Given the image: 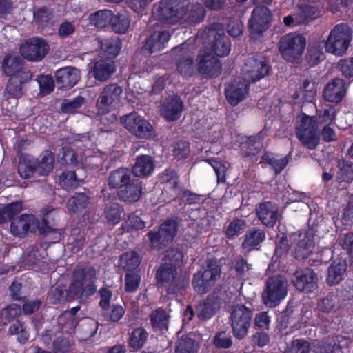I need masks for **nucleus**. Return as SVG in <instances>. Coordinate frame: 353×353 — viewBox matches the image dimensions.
<instances>
[{"mask_svg":"<svg viewBox=\"0 0 353 353\" xmlns=\"http://www.w3.org/2000/svg\"><path fill=\"white\" fill-rule=\"evenodd\" d=\"M118 192L119 199L124 202L134 203L139 200L143 193L142 183L136 179H131Z\"/></svg>","mask_w":353,"mask_h":353,"instance_id":"393cba45","label":"nucleus"},{"mask_svg":"<svg viewBox=\"0 0 353 353\" xmlns=\"http://www.w3.org/2000/svg\"><path fill=\"white\" fill-rule=\"evenodd\" d=\"M253 311L243 304L232 306L230 312V324L232 334L236 339L242 340L247 336L251 325Z\"/></svg>","mask_w":353,"mask_h":353,"instance_id":"6e6552de","label":"nucleus"},{"mask_svg":"<svg viewBox=\"0 0 353 353\" xmlns=\"http://www.w3.org/2000/svg\"><path fill=\"white\" fill-rule=\"evenodd\" d=\"M125 313L124 307L121 305L117 304L103 310L102 316L106 321L115 323L121 319Z\"/></svg>","mask_w":353,"mask_h":353,"instance_id":"5fc2aeb1","label":"nucleus"},{"mask_svg":"<svg viewBox=\"0 0 353 353\" xmlns=\"http://www.w3.org/2000/svg\"><path fill=\"white\" fill-rule=\"evenodd\" d=\"M294 287L301 292H313L317 288L318 276L312 268L296 270L292 279Z\"/></svg>","mask_w":353,"mask_h":353,"instance_id":"f3484780","label":"nucleus"},{"mask_svg":"<svg viewBox=\"0 0 353 353\" xmlns=\"http://www.w3.org/2000/svg\"><path fill=\"white\" fill-rule=\"evenodd\" d=\"M192 285L195 291L201 294H206L212 288L208 281L205 280L199 272L194 274Z\"/></svg>","mask_w":353,"mask_h":353,"instance_id":"774afa93","label":"nucleus"},{"mask_svg":"<svg viewBox=\"0 0 353 353\" xmlns=\"http://www.w3.org/2000/svg\"><path fill=\"white\" fill-rule=\"evenodd\" d=\"M248 88L245 82L231 81L225 88V94L228 102L233 106L238 105L245 99Z\"/></svg>","mask_w":353,"mask_h":353,"instance_id":"412c9836","label":"nucleus"},{"mask_svg":"<svg viewBox=\"0 0 353 353\" xmlns=\"http://www.w3.org/2000/svg\"><path fill=\"white\" fill-rule=\"evenodd\" d=\"M18 172L21 178L28 179L36 173L34 159H23L18 165Z\"/></svg>","mask_w":353,"mask_h":353,"instance_id":"6e6d98bb","label":"nucleus"},{"mask_svg":"<svg viewBox=\"0 0 353 353\" xmlns=\"http://www.w3.org/2000/svg\"><path fill=\"white\" fill-rule=\"evenodd\" d=\"M120 121L125 129L138 138L150 139L154 135L152 125L135 112L121 117Z\"/></svg>","mask_w":353,"mask_h":353,"instance_id":"9b49d317","label":"nucleus"},{"mask_svg":"<svg viewBox=\"0 0 353 353\" xmlns=\"http://www.w3.org/2000/svg\"><path fill=\"white\" fill-rule=\"evenodd\" d=\"M86 242L84 232L78 228L73 229L68 240V248L73 253H77L82 250Z\"/></svg>","mask_w":353,"mask_h":353,"instance_id":"ea45409f","label":"nucleus"},{"mask_svg":"<svg viewBox=\"0 0 353 353\" xmlns=\"http://www.w3.org/2000/svg\"><path fill=\"white\" fill-rule=\"evenodd\" d=\"M88 197L83 193L76 194L67 203L68 209L73 212H78L86 207Z\"/></svg>","mask_w":353,"mask_h":353,"instance_id":"13d9d810","label":"nucleus"},{"mask_svg":"<svg viewBox=\"0 0 353 353\" xmlns=\"http://www.w3.org/2000/svg\"><path fill=\"white\" fill-rule=\"evenodd\" d=\"M288 294V283L284 276L276 274L269 276L265 281L261 294V301L268 308L277 307Z\"/></svg>","mask_w":353,"mask_h":353,"instance_id":"7ed1b4c3","label":"nucleus"},{"mask_svg":"<svg viewBox=\"0 0 353 353\" xmlns=\"http://www.w3.org/2000/svg\"><path fill=\"white\" fill-rule=\"evenodd\" d=\"M352 29L345 23L336 25L324 41L327 52L336 56H343L347 51L352 39Z\"/></svg>","mask_w":353,"mask_h":353,"instance_id":"20e7f679","label":"nucleus"},{"mask_svg":"<svg viewBox=\"0 0 353 353\" xmlns=\"http://www.w3.org/2000/svg\"><path fill=\"white\" fill-rule=\"evenodd\" d=\"M123 212L122 207L117 202L109 203L105 208V216L108 223L115 225L118 223L121 219Z\"/></svg>","mask_w":353,"mask_h":353,"instance_id":"de8ad7c7","label":"nucleus"},{"mask_svg":"<svg viewBox=\"0 0 353 353\" xmlns=\"http://www.w3.org/2000/svg\"><path fill=\"white\" fill-rule=\"evenodd\" d=\"M204 279L208 281L211 287L214 286L216 281L219 279L221 273L220 265L216 262L209 261L206 268L203 271L198 272Z\"/></svg>","mask_w":353,"mask_h":353,"instance_id":"79ce46f5","label":"nucleus"},{"mask_svg":"<svg viewBox=\"0 0 353 353\" xmlns=\"http://www.w3.org/2000/svg\"><path fill=\"white\" fill-rule=\"evenodd\" d=\"M176 3L175 0H163L154 8L153 14L165 23L176 21Z\"/></svg>","mask_w":353,"mask_h":353,"instance_id":"4be33fe9","label":"nucleus"},{"mask_svg":"<svg viewBox=\"0 0 353 353\" xmlns=\"http://www.w3.org/2000/svg\"><path fill=\"white\" fill-rule=\"evenodd\" d=\"M176 274L174 265L165 264L157 272L156 278L159 283L168 289L169 293H173L176 288Z\"/></svg>","mask_w":353,"mask_h":353,"instance_id":"cd10ccee","label":"nucleus"},{"mask_svg":"<svg viewBox=\"0 0 353 353\" xmlns=\"http://www.w3.org/2000/svg\"><path fill=\"white\" fill-rule=\"evenodd\" d=\"M256 212L261 222L268 228H273L278 218V211L272 202L265 201L256 207Z\"/></svg>","mask_w":353,"mask_h":353,"instance_id":"a878e982","label":"nucleus"},{"mask_svg":"<svg viewBox=\"0 0 353 353\" xmlns=\"http://www.w3.org/2000/svg\"><path fill=\"white\" fill-rule=\"evenodd\" d=\"M22 203L20 201L8 204L0 209V224L5 223L8 219L12 220L14 216L22 211Z\"/></svg>","mask_w":353,"mask_h":353,"instance_id":"49530a36","label":"nucleus"},{"mask_svg":"<svg viewBox=\"0 0 353 353\" xmlns=\"http://www.w3.org/2000/svg\"><path fill=\"white\" fill-rule=\"evenodd\" d=\"M178 7V24L195 25L200 23L205 15V10L199 3L194 4L184 14Z\"/></svg>","mask_w":353,"mask_h":353,"instance_id":"bb28decb","label":"nucleus"},{"mask_svg":"<svg viewBox=\"0 0 353 353\" xmlns=\"http://www.w3.org/2000/svg\"><path fill=\"white\" fill-rule=\"evenodd\" d=\"M154 168L152 158L148 155H141L137 158L136 163L132 167V172L137 176H145L152 172Z\"/></svg>","mask_w":353,"mask_h":353,"instance_id":"f704fd0d","label":"nucleus"},{"mask_svg":"<svg viewBox=\"0 0 353 353\" xmlns=\"http://www.w3.org/2000/svg\"><path fill=\"white\" fill-rule=\"evenodd\" d=\"M199 348L200 343L192 332L178 339V353H197Z\"/></svg>","mask_w":353,"mask_h":353,"instance_id":"c9c22d12","label":"nucleus"},{"mask_svg":"<svg viewBox=\"0 0 353 353\" xmlns=\"http://www.w3.org/2000/svg\"><path fill=\"white\" fill-rule=\"evenodd\" d=\"M59 184L67 190H72L78 185L76 174L73 171L63 172L59 176Z\"/></svg>","mask_w":353,"mask_h":353,"instance_id":"680f3d73","label":"nucleus"},{"mask_svg":"<svg viewBox=\"0 0 353 353\" xmlns=\"http://www.w3.org/2000/svg\"><path fill=\"white\" fill-rule=\"evenodd\" d=\"M290 154L281 157L279 154H274L270 151H265L261 159V163L270 165L276 175L279 174L284 170L289 162Z\"/></svg>","mask_w":353,"mask_h":353,"instance_id":"c85d7f7f","label":"nucleus"},{"mask_svg":"<svg viewBox=\"0 0 353 353\" xmlns=\"http://www.w3.org/2000/svg\"><path fill=\"white\" fill-rule=\"evenodd\" d=\"M345 92V81L341 78H335L325 85L323 97L326 101L338 104L344 99Z\"/></svg>","mask_w":353,"mask_h":353,"instance_id":"6ab92c4d","label":"nucleus"},{"mask_svg":"<svg viewBox=\"0 0 353 353\" xmlns=\"http://www.w3.org/2000/svg\"><path fill=\"white\" fill-rule=\"evenodd\" d=\"M224 30V25L216 22L210 24L199 32L201 39L209 40V52L217 57H226L231 50L230 39L225 35Z\"/></svg>","mask_w":353,"mask_h":353,"instance_id":"f03ea898","label":"nucleus"},{"mask_svg":"<svg viewBox=\"0 0 353 353\" xmlns=\"http://www.w3.org/2000/svg\"><path fill=\"white\" fill-rule=\"evenodd\" d=\"M150 318L154 330L168 329V316L165 310L159 308L150 314Z\"/></svg>","mask_w":353,"mask_h":353,"instance_id":"8fccbe9b","label":"nucleus"},{"mask_svg":"<svg viewBox=\"0 0 353 353\" xmlns=\"http://www.w3.org/2000/svg\"><path fill=\"white\" fill-rule=\"evenodd\" d=\"M110 24L114 32L125 34L130 27V19L126 13L112 14Z\"/></svg>","mask_w":353,"mask_h":353,"instance_id":"a19ab883","label":"nucleus"},{"mask_svg":"<svg viewBox=\"0 0 353 353\" xmlns=\"http://www.w3.org/2000/svg\"><path fill=\"white\" fill-rule=\"evenodd\" d=\"M141 282V276L139 274L135 272L127 273L125 276V290L127 292H135Z\"/></svg>","mask_w":353,"mask_h":353,"instance_id":"338daca9","label":"nucleus"},{"mask_svg":"<svg viewBox=\"0 0 353 353\" xmlns=\"http://www.w3.org/2000/svg\"><path fill=\"white\" fill-rule=\"evenodd\" d=\"M36 173L39 176H48L54 165V153L50 150L43 151L38 159H34Z\"/></svg>","mask_w":353,"mask_h":353,"instance_id":"2f4dec72","label":"nucleus"},{"mask_svg":"<svg viewBox=\"0 0 353 353\" xmlns=\"http://www.w3.org/2000/svg\"><path fill=\"white\" fill-rule=\"evenodd\" d=\"M115 71L114 62L110 60L97 61L91 68L92 75L100 81H105L110 79Z\"/></svg>","mask_w":353,"mask_h":353,"instance_id":"c756f323","label":"nucleus"},{"mask_svg":"<svg viewBox=\"0 0 353 353\" xmlns=\"http://www.w3.org/2000/svg\"><path fill=\"white\" fill-rule=\"evenodd\" d=\"M339 171L337 172V179L341 181L350 183L353 180V163L345 159L338 161Z\"/></svg>","mask_w":353,"mask_h":353,"instance_id":"a18cd8bd","label":"nucleus"},{"mask_svg":"<svg viewBox=\"0 0 353 353\" xmlns=\"http://www.w3.org/2000/svg\"><path fill=\"white\" fill-rule=\"evenodd\" d=\"M310 343L304 339H294L285 353H309Z\"/></svg>","mask_w":353,"mask_h":353,"instance_id":"052dcab7","label":"nucleus"},{"mask_svg":"<svg viewBox=\"0 0 353 353\" xmlns=\"http://www.w3.org/2000/svg\"><path fill=\"white\" fill-rule=\"evenodd\" d=\"M160 112L166 121H174L176 116V99L171 98L164 101L161 106Z\"/></svg>","mask_w":353,"mask_h":353,"instance_id":"603ef678","label":"nucleus"},{"mask_svg":"<svg viewBox=\"0 0 353 353\" xmlns=\"http://www.w3.org/2000/svg\"><path fill=\"white\" fill-rule=\"evenodd\" d=\"M112 12L109 10H99L90 16V23L97 28L105 27L111 23Z\"/></svg>","mask_w":353,"mask_h":353,"instance_id":"37998d69","label":"nucleus"},{"mask_svg":"<svg viewBox=\"0 0 353 353\" xmlns=\"http://www.w3.org/2000/svg\"><path fill=\"white\" fill-rule=\"evenodd\" d=\"M49 51L47 41L40 37H32L24 41L20 46L21 57L28 61L37 62L42 60Z\"/></svg>","mask_w":353,"mask_h":353,"instance_id":"f8f14e48","label":"nucleus"},{"mask_svg":"<svg viewBox=\"0 0 353 353\" xmlns=\"http://www.w3.org/2000/svg\"><path fill=\"white\" fill-rule=\"evenodd\" d=\"M265 233L263 230L254 229L248 231L242 243V247L248 250H252L265 240Z\"/></svg>","mask_w":353,"mask_h":353,"instance_id":"e433bc0d","label":"nucleus"},{"mask_svg":"<svg viewBox=\"0 0 353 353\" xmlns=\"http://www.w3.org/2000/svg\"><path fill=\"white\" fill-rule=\"evenodd\" d=\"M324 40H316L309 43L305 59L311 66L319 64L324 59Z\"/></svg>","mask_w":353,"mask_h":353,"instance_id":"72a5a7b5","label":"nucleus"},{"mask_svg":"<svg viewBox=\"0 0 353 353\" xmlns=\"http://www.w3.org/2000/svg\"><path fill=\"white\" fill-rule=\"evenodd\" d=\"M250 266L246 259L242 256H238L232 262L230 270L236 280L241 281L244 279L246 272L250 268Z\"/></svg>","mask_w":353,"mask_h":353,"instance_id":"4c0bfd02","label":"nucleus"},{"mask_svg":"<svg viewBox=\"0 0 353 353\" xmlns=\"http://www.w3.org/2000/svg\"><path fill=\"white\" fill-rule=\"evenodd\" d=\"M131 172L125 168H120L110 173L108 185L111 188H122L131 181Z\"/></svg>","mask_w":353,"mask_h":353,"instance_id":"473e14b6","label":"nucleus"},{"mask_svg":"<svg viewBox=\"0 0 353 353\" xmlns=\"http://www.w3.org/2000/svg\"><path fill=\"white\" fill-rule=\"evenodd\" d=\"M347 270V264L345 261H334L327 270L326 283L329 286L339 284L344 279Z\"/></svg>","mask_w":353,"mask_h":353,"instance_id":"7c9ffc66","label":"nucleus"},{"mask_svg":"<svg viewBox=\"0 0 353 353\" xmlns=\"http://www.w3.org/2000/svg\"><path fill=\"white\" fill-rule=\"evenodd\" d=\"M221 305V299L215 294H211L196 307L197 316L201 320H208L213 317Z\"/></svg>","mask_w":353,"mask_h":353,"instance_id":"5701e85b","label":"nucleus"},{"mask_svg":"<svg viewBox=\"0 0 353 353\" xmlns=\"http://www.w3.org/2000/svg\"><path fill=\"white\" fill-rule=\"evenodd\" d=\"M254 4H258L252 10L248 23V29L252 39L262 35L271 25L272 14L266 6L271 5L273 0H252Z\"/></svg>","mask_w":353,"mask_h":353,"instance_id":"39448f33","label":"nucleus"},{"mask_svg":"<svg viewBox=\"0 0 353 353\" xmlns=\"http://www.w3.org/2000/svg\"><path fill=\"white\" fill-rule=\"evenodd\" d=\"M245 226V220L242 219H234L226 228L225 235L228 239L233 240L243 232Z\"/></svg>","mask_w":353,"mask_h":353,"instance_id":"3c124183","label":"nucleus"},{"mask_svg":"<svg viewBox=\"0 0 353 353\" xmlns=\"http://www.w3.org/2000/svg\"><path fill=\"white\" fill-rule=\"evenodd\" d=\"M38 228L39 220L32 214H24L11 220L10 230L14 236L22 238Z\"/></svg>","mask_w":353,"mask_h":353,"instance_id":"a211bd4d","label":"nucleus"},{"mask_svg":"<svg viewBox=\"0 0 353 353\" xmlns=\"http://www.w3.org/2000/svg\"><path fill=\"white\" fill-rule=\"evenodd\" d=\"M151 248L161 250L167 247L176 235V221L169 219L161 223L157 230L148 232Z\"/></svg>","mask_w":353,"mask_h":353,"instance_id":"1a4fd4ad","label":"nucleus"},{"mask_svg":"<svg viewBox=\"0 0 353 353\" xmlns=\"http://www.w3.org/2000/svg\"><path fill=\"white\" fill-rule=\"evenodd\" d=\"M95 279L96 270L94 268L89 265L76 267L72 281L67 290V299L72 300L79 296L94 294L97 290Z\"/></svg>","mask_w":353,"mask_h":353,"instance_id":"f257e3e1","label":"nucleus"},{"mask_svg":"<svg viewBox=\"0 0 353 353\" xmlns=\"http://www.w3.org/2000/svg\"><path fill=\"white\" fill-rule=\"evenodd\" d=\"M321 10L319 7L311 5H303L301 7L300 14L305 22H309L321 16Z\"/></svg>","mask_w":353,"mask_h":353,"instance_id":"0e129e2a","label":"nucleus"},{"mask_svg":"<svg viewBox=\"0 0 353 353\" xmlns=\"http://www.w3.org/2000/svg\"><path fill=\"white\" fill-rule=\"evenodd\" d=\"M336 304V296L333 293H329L326 296L320 299L317 302V309L323 313H329Z\"/></svg>","mask_w":353,"mask_h":353,"instance_id":"69168bd1","label":"nucleus"},{"mask_svg":"<svg viewBox=\"0 0 353 353\" xmlns=\"http://www.w3.org/2000/svg\"><path fill=\"white\" fill-rule=\"evenodd\" d=\"M80 78L79 71L72 67L61 68L56 72V82L59 88L70 89Z\"/></svg>","mask_w":353,"mask_h":353,"instance_id":"b1692460","label":"nucleus"},{"mask_svg":"<svg viewBox=\"0 0 353 353\" xmlns=\"http://www.w3.org/2000/svg\"><path fill=\"white\" fill-rule=\"evenodd\" d=\"M171 34L165 30L155 31L145 41L143 52L146 55L162 50L170 39Z\"/></svg>","mask_w":353,"mask_h":353,"instance_id":"aec40b11","label":"nucleus"},{"mask_svg":"<svg viewBox=\"0 0 353 353\" xmlns=\"http://www.w3.org/2000/svg\"><path fill=\"white\" fill-rule=\"evenodd\" d=\"M148 333L143 327L134 329L129 336L128 345L134 350L142 348L145 344Z\"/></svg>","mask_w":353,"mask_h":353,"instance_id":"58836bf2","label":"nucleus"},{"mask_svg":"<svg viewBox=\"0 0 353 353\" xmlns=\"http://www.w3.org/2000/svg\"><path fill=\"white\" fill-rule=\"evenodd\" d=\"M196 48L195 39H189L178 45V72L185 77H190L194 72V62L192 54Z\"/></svg>","mask_w":353,"mask_h":353,"instance_id":"4468645a","label":"nucleus"},{"mask_svg":"<svg viewBox=\"0 0 353 353\" xmlns=\"http://www.w3.org/2000/svg\"><path fill=\"white\" fill-rule=\"evenodd\" d=\"M317 123L324 125H332L336 118V110L332 105H325V106L318 110Z\"/></svg>","mask_w":353,"mask_h":353,"instance_id":"09e8293b","label":"nucleus"},{"mask_svg":"<svg viewBox=\"0 0 353 353\" xmlns=\"http://www.w3.org/2000/svg\"><path fill=\"white\" fill-rule=\"evenodd\" d=\"M101 50L108 57H115L119 52V41L113 39H105L99 41Z\"/></svg>","mask_w":353,"mask_h":353,"instance_id":"4d7b16f0","label":"nucleus"},{"mask_svg":"<svg viewBox=\"0 0 353 353\" xmlns=\"http://www.w3.org/2000/svg\"><path fill=\"white\" fill-rule=\"evenodd\" d=\"M271 69L268 61L263 56H252L245 61L241 71L248 83H255L266 77Z\"/></svg>","mask_w":353,"mask_h":353,"instance_id":"9d476101","label":"nucleus"},{"mask_svg":"<svg viewBox=\"0 0 353 353\" xmlns=\"http://www.w3.org/2000/svg\"><path fill=\"white\" fill-rule=\"evenodd\" d=\"M123 90L117 83L107 85L101 92L97 100L98 113L105 114L119 103Z\"/></svg>","mask_w":353,"mask_h":353,"instance_id":"ddd939ff","label":"nucleus"},{"mask_svg":"<svg viewBox=\"0 0 353 353\" xmlns=\"http://www.w3.org/2000/svg\"><path fill=\"white\" fill-rule=\"evenodd\" d=\"M21 66L20 58L17 55L8 54L3 61V70L8 76H12Z\"/></svg>","mask_w":353,"mask_h":353,"instance_id":"864d4df0","label":"nucleus"},{"mask_svg":"<svg viewBox=\"0 0 353 353\" xmlns=\"http://www.w3.org/2000/svg\"><path fill=\"white\" fill-rule=\"evenodd\" d=\"M85 103V99L78 96L73 99L64 100L61 103V109L66 113H73L79 109Z\"/></svg>","mask_w":353,"mask_h":353,"instance_id":"e2e57ef3","label":"nucleus"},{"mask_svg":"<svg viewBox=\"0 0 353 353\" xmlns=\"http://www.w3.org/2000/svg\"><path fill=\"white\" fill-rule=\"evenodd\" d=\"M314 246V236L308 232H300L291 236L290 250L296 259L307 258L312 252Z\"/></svg>","mask_w":353,"mask_h":353,"instance_id":"dca6fc26","label":"nucleus"},{"mask_svg":"<svg viewBox=\"0 0 353 353\" xmlns=\"http://www.w3.org/2000/svg\"><path fill=\"white\" fill-rule=\"evenodd\" d=\"M296 121V135L301 144L309 150H314L319 143L320 134L316 117L305 113Z\"/></svg>","mask_w":353,"mask_h":353,"instance_id":"423d86ee","label":"nucleus"},{"mask_svg":"<svg viewBox=\"0 0 353 353\" xmlns=\"http://www.w3.org/2000/svg\"><path fill=\"white\" fill-rule=\"evenodd\" d=\"M140 262L139 254L134 251H130L121 256L119 265L125 270L131 271L136 269Z\"/></svg>","mask_w":353,"mask_h":353,"instance_id":"c03bdc74","label":"nucleus"},{"mask_svg":"<svg viewBox=\"0 0 353 353\" xmlns=\"http://www.w3.org/2000/svg\"><path fill=\"white\" fill-rule=\"evenodd\" d=\"M198 72L205 79L216 78L221 74L220 60L206 50H200L197 57Z\"/></svg>","mask_w":353,"mask_h":353,"instance_id":"2eb2a0df","label":"nucleus"},{"mask_svg":"<svg viewBox=\"0 0 353 353\" xmlns=\"http://www.w3.org/2000/svg\"><path fill=\"white\" fill-rule=\"evenodd\" d=\"M278 45L282 57L288 62L295 63L304 52L306 39L300 34L290 33L281 37Z\"/></svg>","mask_w":353,"mask_h":353,"instance_id":"0eeeda50","label":"nucleus"},{"mask_svg":"<svg viewBox=\"0 0 353 353\" xmlns=\"http://www.w3.org/2000/svg\"><path fill=\"white\" fill-rule=\"evenodd\" d=\"M213 343L216 347L228 349L232 345V340L230 332L227 331L218 332L213 338Z\"/></svg>","mask_w":353,"mask_h":353,"instance_id":"bf43d9fd","label":"nucleus"}]
</instances>
